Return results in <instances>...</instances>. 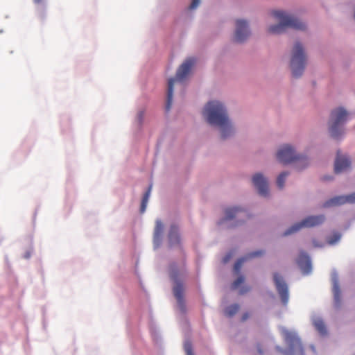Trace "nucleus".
<instances>
[{
  "mask_svg": "<svg viewBox=\"0 0 355 355\" xmlns=\"http://www.w3.org/2000/svg\"><path fill=\"white\" fill-rule=\"evenodd\" d=\"M347 202L352 204L355 203V192L351 194L347 195Z\"/></svg>",
  "mask_w": 355,
  "mask_h": 355,
  "instance_id": "26",
  "label": "nucleus"
},
{
  "mask_svg": "<svg viewBox=\"0 0 355 355\" xmlns=\"http://www.w3.org/2000/svg\"><path fill=\"white\" fill-rule=\"evenodd\" d=\"M340 239V236H338L336 238V240H338Z\"/></svg>",
  "mask_w": 355,
  "mask_h": 355,
  "instance_id": "34",
  "label": "nucleus"
},
{
  "mask_svg": "<svg viewBox=\"0 0 355 355\" xmlns=\"http://www.w3.org/2000/svg\"><path fill=\"white\" fill-rule=\"evenodd\" d=\"M179 276V271L176 268L175 264L170 266V277L173 279L175 285L173 287V294L176 298L178 305L181 310H184V286L182 282H179L178 278Z\"/></svg>",
  "mask_w": 355,
  "mask_h": 355,
  "instance_id": "8",
  "label": "nucleus"
},
{
  "mask_svg": "<svg viewBox=\"0 0 355 355\" xmlns=\"http://www.w3.org/2000/svg\"><path fill=\"white\" fill-rule=\"evenodd\" d=\"M283 334L285 341L289 346V349L292 353L299 352L303 354V347L299 337L293 332L288 330H284Z\"/></svg>",
  "mask_w": 355,
  "mask_h": 355,
  "instance_id": "10",
  "label": "nucleus"
},
{
  "mask_svg": "<svg viewBox=\"0 0 355 355\" xmlns=\"http://www.w3.org/2000/svg\"><path fill=\"white\" fill-rule=\"evenodd\" d=\"M33 1H34L35 3H37V4L41 3L43 1V0H33Z\"/></svg>",
  "mask_w": 355,
  "mask_h": 355,
  "instance_id": "33",
  "label": "nucleus"
},
{
  "mask_svg": "<svg viewBox=\"0 0 355 355\" xmlns=\"http://www.w3.org/2000/svg\"><path fill=\"white\" fill-rule=\"evenodd\" d=\"M250 317V313L246 312L245 313L243 314L242 317H241V321L242 322H245V320H247Z\"/></svg>",
  "mask_w": 355,
  "mask_h": 355,
  "instance_id": "29",
  "label": "nucleus"
},
{
  "mask_svg": "<svg viewBox=\"0 0 355 355\" xmlns=\"http://www.w3.org/2000/svg\"><path fill=\"white\" fill-rule=\"evenodd\" d=\"M264 253L262 250L255 251L250 254H249L247 257H243L239 259L234 264V271L237 273L240 271V269L242 266V264L243 262L248 259V258H252V257H257L262 255Z\"/></svg>",
  "mask_w": 355,
  "mask_h": 355,
  "instance_id": "18",
  "label": "nucleus"
},
{
  "mask_svg": "<svg viewBox=\"0 0 355 355\" xmlns=\"http://www.w3.org/2000/svg\"><path fill=\"white\" fill-rule=\"evenodd\" d=\"M246 213L244 210L239 207H231L225 210V220H232L237 217L245 216Z\"/></svg>",
  "mask_w": 355,
  "mask_h": 355,
  "instance_id": "15",
  "label": "nucleus"
},
{
  "mask_svg": "<svg viewBox=\"0 0 355 355\" xmlns=\"http://www.w3.org/2000/svg\"><path fill=\"white\" fill-rule=\"evenodd\" d=\"M288 173L282 172L279 175L277 179V184L279 189H282L284 186L286 178L288 176Z\"/></svg>",
  "mask_w": 355,
  "mask_h": 355,
  "instance_id": "24",
  "label": "nucleus"
},
{
  "mask_svg": "<svg viewBox=\"0 0 355 355\" xmlns=\"http://www.w3.org/2000/svg\"><path fill=\"white\" fill-rule=\"evenodd\" d=\"M164 230V225L160 220H157L154 231V244L158 247L161 242V237Z\"/></svg>",
  "mask_w": 355,
  "mask_h": 355,
  "instance_id": "19",
  "label": "nucleus"
},
{
  "mask_svg": "<svg viewBox=\"0 0 355 355\" xmlns=\"http://www.w3.org/2000/svg\"><path fill=\"white\" fill-rule=\"evenodd\" d=\"M273 280L281 300L283 304L286 306L288 304L289 299L288 286L284 281V277L278 272L274 273Z\"/></svg>",
  "mask_w": 355,
  "mask_h": 355,
  "instance_id": "9",
  "label": "nucleus"
},
{
  "mask_svg": "<svg viewBox=\"0 0 355 355\" xmlns=\"http://www.w3.org/2000/svg\"><path fill=\"white\" fill-rule=\"evenodd\" d=\"M347 112L342 107L334 110L329 121V132L331 137L338 139L344 133L343 125L347 121Z\"/></svg>",
  "mask_w": 355,
  "mask_h": 355,
  "instance_id": "4",
  "label": "nucleus"
},
{
  "mask_svg": "<svg viewBox=\"0 0 355 355\" xmlns=\"http://www.w3.org/2000/svg\"><path fill=\"white\" fill-rule=\"evenodd\" d=\"M230 258H231V254H227V255H226V256L224 257V259H223V262H224V263H227V262H228V261L230 259Z\"/></svg>",
  "mask_w": 355,
  "mask_h": 355,
  "instance_id": "32",
  "label": "nucleus"
},
{
  "mask_svg": "<svg viewBox=\"0 0 355 355\" xmlns=\"http://www.w3.org/2000/svg\"><path fill=\"white\" fill-rule=\"evenodd\" d=\"M277 158L281 163L284 164L300 161L303 164H307L305 157L297 155L294 149L289 145L282 146L277 153Z\"/></svg>",
  "mask_w": 355,
  "mask_h": 355,
  "instance_id": "6",
  "label": "nucleus"
},
{
  "mask_svg": "<svg viewBox=\"0 0 355 355\" xmlns=\"http://www.w3.org/2000/svg\"><path fill=\"white\" fill-rule=\"evenodd\" d=\"M257 350H258V352L260 354H262L263 353V350L260 344H258L257 345Z\"/></svg>",
  "mask_w": 355,
  "mask_h": 355,
  "instance_id": "31",
  "label": "nucleus"
},
{
  "mask_svg": "<svg viewBox=\"0 0 355 355\" xmlns=\"http://www.w3.org/2000/svg\"><path fill=\"white\" fill-rule=\"evenodd\" d=\"M250 291V287H243L239 291L241 295H243Z\"/></svg>",
  "mask_w": 355,
  "mask_h": 355,
  "instance_id": "30",
  "label": "nucleus"
},
{
  "mask_svg": "<svg viewBox=\"0 0 355 355\" xmlns=\"http://www.w3.org/2000/svg\"><path fill=\"white\" fill-rule=\"evenodd\" d=\"M203 115L210 125L220 128L222 139H225L234 133L227 110L221 103L209 102L205 107Z\"/></svg>",
  "mask_w": 355,
  "mask_h": 355,
  "instance_id": "1",
  "label": "nucleus"
},
{
  "mask_svg": "<svg viewBox=\"0 0 355 355\" xmlns=\"http://www.w3.org/2000/svg\"><path fill=\"white\" fill-rule=\"evenodd\" d=\"M350 166V161L345 157L340 156L339 152L337 153V156L334 164V171L336 173H340L347 169Z\"/></svg>",
  "mask_w": 355,
  "mask_h": 355,
  "instance_id": "14",
  "label": "nucleus"
},
{
  "mask_svg": "<svg viewBox=\"0 0 355 355\" xmlns=\"http://www.w3.org/2000/svg\"><path fill=\"white\" fill-rule=\"evenodd\" d=\"M200 0H192V2L189 6L190 9H195L200 3Z\"/></svg>",
  "mask_w": 355,
  "mask_h": 355,
  "instance_id": "27",
  "label": "nucleus"
},
{
  "mask_svg": "<svg viewBox=\"0 0 355 355\" xmlns=\"http://www.w3.org/2000/svg\"><path fill=\"white\" fill-rule=\"evenodd\" d=\"M272 15L279 21L276 25L270 26L268 32L272 34H280L284 33L287 28H292L296 30H304L305 24L291 15L284 11L275 10Z\"/></svg>",
  "mask_w": 355,
  "mask_h": 355,
  "instance_id": "2",
  "label": "nucleus"
},
{
  "mask_svg": "<svg viewBox=\"0 0 355 355\" xmlns=\"http://www.w3.org/2000/svg\"><path fill=\"white\" fill-rule=\"evenodd\" d=\"M297 263L304 274H308L311 270V263L309 255L304 252H301L297 259Z\"/></svg>",
  "mask_w": 355,
  "mask_h": 355,
  "instance_id": "13",
  "label": "nucleus"
},
{
  "mask_svg": "<svg viewBox=\"0 0 355 355\" xmlns=\"http://www.w3.org/2000/svg\"><path fill=\"white\" fill-rule=\"evenodd\" d=\"M348 203L347 196H338L334 197L323 204V207H330L334 206H339Z\"/></svg>",
  "mask_w": 355,
  "mask_h": 355,
  "instance_id": "16",
  "label": "nucleus"
},
{
  "mask_svg": "<svg viewBox=\"0 0 355 355\" xmlns=\"http://www.w3.org/2000/svg\"><path fill=\"white\" fill-rule=\"evenodd\" d=\"M313 324L315 328V329L319 332V334L322 336H325L327 333L326 326L323 322V320L320 318H315L313 320Z\"/></svg>",
  "mask_w": 355,
  "mask_h": 355,
  "instance_id": "20",
  "label": "nucleus"
},
{
  "mask_svg": "<svg viewBox=\"0 0 355 355\" xmlns=\"http://www.w3.org/2000/svg\"><path fill=\"white\" fill-rule=\"evenodd\" d=\"M196 63V59L189 58L187 59L178 68L175 77L170 78L168 83L167 100L166 104V111H169L173 102V85L177 81L182 82L189 73L192 67Z\"/></svg>",
  "mask_w": 355,
  "mask_h": 355,
  "instance_id": "3",
  "label": "nucleus"
},
{
  "mask_svg": "<svg viewBox=\"0 0 355 355\" xmlns=\"http://www.w3.org/2000/svg\"><path fill=\"white\" fill-rule=\"evenodd\" d=\"M239 310V305L237 304H232L226 308L225 313V315L232 317L235 315Z\"/></svg>",
  "mask_w": 355,
  "mask_h": 355,
  "instance_id": "22",
  "label": "nucleus"
},
{
  "mask_svg": "<svg viewBox=\"0 0 355 355\" xmlns=\"http://www.w3.org/2000/svg\"><path fill=\"white\" fill-rule=\"evenodd\" d=\"M250 35L246 21L239 19L236 21V31L234 36L235 42H243Z\"/></svg>",
  "mask_w": 355,
  "mask_h": 355,
  "instance_id": "11",
  "label": "nucleus"
},
{
  "mask_svg": "<svg viewBox=\"0 0 355 355\" xmlns=\"http://www.w3.org/2000/svg\"><path fill=\"white\" fill-rule=\"evenodd\" d=\"M333 292L335 302L337 304H339L340 302V290L337 282H335L334 284Z\"/></svg>",
  "mask_w": 355,
  "mask_h": 355,
  "instance_id": "23",
  "label": "nucleus"
},
{
  "mask_svg": "<svg viewBox=\"0 0 355 355\" xmlns=\"http://www.w3.org/2000/svg\"><path fill=\"white\" fill-rule=\"evenodd\" d=\"M244 277L243 276H239L232 284V289H236L239 288V286L244 282Z\"/></svg>",
  "mask_w": 355,
  "mask_h": 355,
  "instance_id": "25",
  "label": "nucleus"
},
{
  "mask_svg": "<svg viewBox=\"0 0 355 355\" xmlns=\"http://www.w3.org/2000/svg\"><path fill=\"white\" fill-rule=\"evenodd\" d=\"M254 186L258 190L259 195L267 196L268 194V184L267 180L261 173L255 174L252 178Z\"/></svg>",
  "mask_w": 355,
  "mask_h": 355,
  "instance_id": "12",
  "label": "nucleus"
},
{
  "mask_svg": "<svg viewBox=\"0 0 355 355\" xmlns=\"http://www.w3.org/2000/svg\"><path fill=\"white\" fill-rule=\"evenodd\" d=\"M324 220L325 217L322 214L318 216H309L303 219L301 222L292 225L285 232L284 235L286 236L297 232L303 227H313L320 225L324 223Z\"/></svg>",
  "mask_w": 355,
  "mask_h": 355,
  "instance_id": "7",
  "label": "nucleus"
},
{
  "mask_svg": "<svg viewBox=\"0 0 355 355\" xmlns=\"http://www.w3.org/2000/svg\"><path fill=\"white\" fill-rule=\"evenodd\" d=\"M168 240L170 246H173L180 243V238L178 234V228L176 225L171 226L168 233Z\"/></svg>",
  "mask_w": 355,
  "mask_h": 355,
  "instance_id": "17",
  "label": "nucleus"
},
{
  "mask_svg": "<svg viewBox=\"0 0 355 355\" xmlns=\"http://www.w3.org/2000/svg\"><path fill=\"white\" fill-rule=\"evenodd\" d=\"M306 64V55L304 48L300 42H296L293 48L291 60V68L293 76L300 77L305 69Z\"/></svg>",
  "mask_w": 355,
  "mask_h": 355,
  "instance_id": "5",
  "label": "nucleus"
},
{
  "mask_svg": "<svg viewBox=\"0 0 355 355\" xmlns=\"http://www.w3.org/2000/svg\"><path fill=\"white\" fill-rule=\"evenodd\" d=\"M151 190H152V184H150L148 187L147 191L145 192V193L142 198L141 207H140V211L141 213H144L146 210L147 203H148V199H149V197L150 195Z\"/></svg>",
  "mask_w": 355,
  "mask_h": 355,
  "instance_id": "21",
  "label": "nucleus"
},
{
  "mask_svg": "<svg viewBox=\"0 0 355 355\" xmlns=\"http://www.w3.org/2000/svg\"><path fill=\"white\" fill-rule=\"evenodd\" d=\"M185 351L187 355H194L192 352L191 345H185Z\"/></svg>",
  "mask_w": 355,
  "mask_h": 355,
  "instance_id": "28",
  "label": "nucleus"
}]
</instances>
